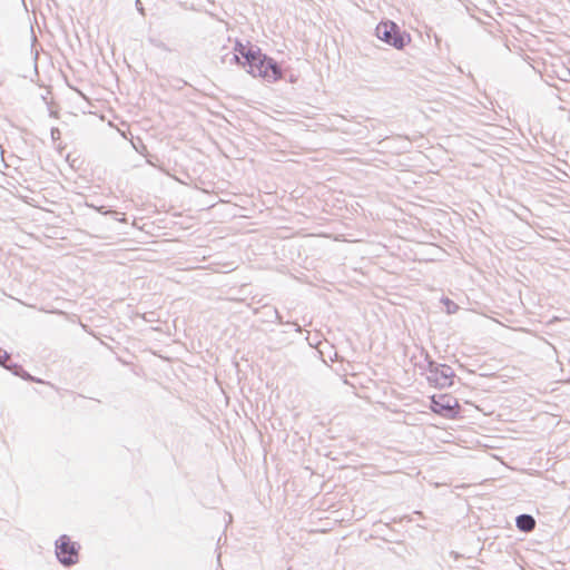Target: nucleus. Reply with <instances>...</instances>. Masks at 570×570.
I'll use <instances>...</instances> for the list:
<instances>
[{
  "instance_id": "3",
  "label": "nucleus",
  "mask_w": 570,
  "mask_h": 570,
  "mask_svg": "<svg viewBox=\"0 0 570 570\" xmlns=\"http://www.w3.org/2000/svg\"><path fill=\"white\" fill-rule=\"evenodd\" d=\"M431 410L438 415L453 420L459 416L461 405L456 397L443 393L431 397Z\"/></svg>"
},
{
  "instance_id": "4",
  "label": "nucleus",
  "mask_w": 570,
  "mask_h": 570,
  "mask_svg": "<svg viewBox=\"0 0 570 570\" xmlns=\"http://www.w3.org/2000/svg\"><path fill=\"white\" fill-rule=\"evenodd\" d=\"M57 557L63 564H73L78 560V551L75 543L67 535L59 538L56 544Z\"/></svg>"
},
{
  "instance_id": "7",
  "label": "nucleus",
  "mask_w": 570,
  "mask_h": 570,
  "mask_svg": "<svg viewBox=\"0 0 570 570\" xmlns=\"http://www.w3.org/2000/svg\"><path fill=\"white\" fill-rule=\"evenodd\" d=\"M451 377H452V374L451 375L444 374V380H443V382H441V385L451 384L452 383Z\"/></svg>"
},
{
  "instance_id": "6",
  "label": "nucleus",
  "mask_w": 570,
  "mask_h": 570,
  "mask_svg": "<svg viewBox=\"0 0 570 570\" xmlns=\"http://www.w3.org/2000/svg\"><path fill=\"white\" fill-rule=\"evenodd\" d=\"M442 303L444 304L448 313H455L458 311V305L450 298H443Z\"/></svg>"
},
{
  "instance_id": "2",
  "label": "nucleus",
  "mask_w": 570,
  "mask_h": 570,
  "mask_svg": "<svg viewBox=\"0 0 570 570\" xmlns=\"http://www.w3.org/2000/svg\"><path fill=\"white\" fill-rule=\"evenodd\" d=\"M376 36L387 45L401 50L411 42V36L400 30L393 21H382L376 26Z\"/></svg>"
},
{
  "instance_id": "1",
  "label": "nucleus",
  "mask_w": 570,
  "mask_h": 570,
  "mask_svg": "<svg viewBox=\"0 0 570 570\" xmlns=\"http://www.w3.org/2000/svg\"><path fill=\"white\" fill-rule=\"evenodd\" d=\"M235 61L255 77L267 82H276L283 77L279 66L269 57L264 55L259 48L249 42L236 41L234 47Z\"/></svg>"
},
{
  "instance_id": "5",
  "label": "nucleus",
  "mask_w": 570,
  "mask_h": 570,
  "mask_svg": "<svg viewBox=\"0 0 570 570\" xmlns=\"http://www.w3.org/2000/svg\"><path fill=\"white\" fill-rule=\"evenodd\" d=\"M517 525L521 531L529 532L535 527V521L531 515L522 514L517 518Z\"/></svg>"
}]
</instances>
